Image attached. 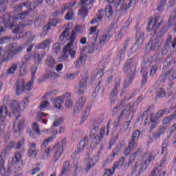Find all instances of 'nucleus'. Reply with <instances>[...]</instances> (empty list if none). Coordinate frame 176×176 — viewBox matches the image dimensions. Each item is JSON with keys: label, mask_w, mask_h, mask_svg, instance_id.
I'll use <instances>...</instances> for the list:
<instances>
[{"label": "nucleus", "mask_w": 176, "mask_h": 176, "mask_svg": "<svg viewBox=\"0 0 176 176\" xmlns=\"http://www.w3.org/2000/svg\"><path fill=\"white\" fill-rule=\"evenodd\" d=\"M71 28H66L65 31L60 36V40L65 42L69 41V42L63 48L62 56L58 58L60 62L67 60L68 56L70 55L72 58H74L76 56V52L72 50V46L74 45L75 40L77 38V32L82 34L83 32L82 28L80 25L76 26L71 32Z\"/></svg>", "instance_id": "nucleus-1"}, {"label": "nucleus", "mask_w": 176, "mask_h": 176, "mask_svg": "<svg viewBox=\"0 0 176 176\" xmlns=\"http://www.w3.org/2000/svg\"><path fill=\"white\" fill-rule=\"evenodd\" d=\"M125 111L126 119H129L130 116L133 117L135 110L134 109V105L131 104H127L124 107L120 105H116L112 110L113 116H117V121L114 122V125L116 128L121 126V122L122 121Z\"/></svg>", "instance_id": "nucleus-2"}, {"label": "nucleus", "mask_w": 176, "mask_h": 176, "mask_svg": "<svg viewBox=\"0 0 176 176\" xmlns=\"http://www.w3.org/2000/svg\"><path fill=\"white\" fill-rule=\"evenodd\" d=\"M138 61L135 58L132 57L126 60L123 67L122 71L124 74H128L124 80V87L126 88L133 83L135 78V73L137 72Z\"/></svg>", "instance_id": "nucleus-3"}, {"label": "nucleus", "mask_w": 176, "mask_h": 176, "mask_svg": "<svg viewBox=\"0 0 176 176\" xmlns=\"http://www.w3.org/2000/svg\"><path fill=\"white\" fill-rule=\"evenodd\" d=\"M29 5V1H25L21 3L18 4V6H16V10L12 12L13 16L12 15L9 16V18H8L7 15H6V21H10V25H12V28L16 27V28L19 26V24L20 22H19V20H23L28 16L30 12V11H24L23 12H21V14H16V12H21L23 7H27Z\"/></svg>", "instance_id": "nucleus-4"}, {"label": "nucleus", "mask_w": 176, "mask_h": 176, "mask_svg": "<svg viewBox=\"0 0 176 176\" xmlns=\"http://www.w3.org/2000/svg\"><path fill=\"white\" fill-rule=\"evenodd\" d=\"M160 20V17L153 16L149 18V23L147 26V30L148 32L153 31L154 36L162 38L167 32V29H169L170 25H167L158 31L159 28L163 25L164 20ZM160 21V23H159Z\"/></svg>", "instance_id": "nucleus-5"}, {"label": "nucleus", "mask_w": 176, "mask_h": 176, "mask_svg": "<svg viewBox=\"0 0 176 176\" xmlns=\"http://www.w3.org/2000/svg\"><path fill=\"white\" fill-rule=\"evenodd\" d=\"M27 46V43L18 45L17 43H11L8 45L7 50L5 52L2 47H0V58H2V63L8 60L12 56L23 52Z\"/></svg>", "instance_id": "nucleus-6"}, {"label": "nucleus", "mask_w": 176, "mask_h": 176, "mask_svg": "<svg viewBox=\"0 0 176 176\" xmlns=\"http://www.w3.org/2000/svg\"><path fill=\"white\" fill-rule=\"evenodd\" d=\"M32 23L33 21L31 20L27 22H24V21L19 22L18 27L12 31L13 34H16L17 39L23 38V39H25L29 43H32L34 41V40L35 39V34H33L32 32L31 31H28L23 34L22 29H21L28 25H32Z\"/></svg>", "instance_id": "nucleus-7"}, {"label": "nucleus", "mask_w": 176, "mask_h": 176, "mask_svg": "<svg viewBox=\"0 0 176 176\" xmlns=\"http://www.w3.org/2000/svg\"><path fill=\"white\" fill-rule=\"evenodd\" d=\"M38 71V67L34 66L32 69V79L27 82L25 86V80L23 79H18L16 81V94L20 95L22 92L25 91H31L34 87V83L35 80V74Z\"/></svg>", "instance_id": "nucleus-8"}, {"label": "nucleus", "mask_w": 176, "mask_h": 176, "mask_svg": "<svg viewBox=\"0 0 176 176\" xmlns=\"http://www.w3.org/2000/svg\"><path fill=\"white\" fill-rule=\"evenodd\" d=\"M106 1L109 4L105 6L104 10H98V19L99 20H102V19H104V17H106L109 21H111L113 19V6H114L115 7V4H116L118 2V1L116 2V0H106Z\"/></svg>", "instance_id": "nucleus-9"}, {"label": "nucleus", "mask_w": 176, "mask_h": 176, "mask_svg": "<svg viewBox=\"0 0 176 176\" xmlns=\"http://www.w3.org/2000/svg\"><path fill=\"white\" fill-rule=\"evenodd\" d=\"M53 150H54V157H52V162L56 163L60 159L63 153H64V145L63 143H57L53 146H49L46 148L45 153L49 156L52 154Z\"/></svg>", "instance_id": "nucleus-10"}, {"label": "nucleus", "mask_w": 176, "mask_h": 176, "mask_svg": "<svg viewBox=\"0 0 176 176\" xmlns=\"http://www.w3.org/2000/svg\"><path fill=\"white\" fill-rule=\"evenodd\" d=\"M80 7L81 9L78 10V15L81 19H85L89 14V10L94 7V0H81Z\"/></svg>", "instance_id": "nucleus-11"}, {"label": "nucleus", "mask_w": 176, "mask_h": 176, "mask_svg": "<svg viewBox=\"0 0 176 176\" xmlns=\"http://www.w3.org/2000/svg\"><path fill=\"white\" fill-rule=\"evenodd\" d=\"M151 106H148V109L143 112V114L142 116V119L144 116H146V118L144 120L145 126L149 125L151 122L153 123V124H151V126H150V129L148 130L149 133H152L153 130L155 128L157 125L156 120L152 118L154 115V113L151 111Z\"/></svg>", "instance_id": "nucleus-12"}, {"label": "nucleus", "mask_w": 176, "mask_h": 176, "mask_svg": "<svg viewBox=\"0 0 176 176\" xmlns=\"http://www.w3.org/2000/svg\"><path fill=\"white\" fill-rule=\"evenodd\" d=\"M161 38L162 37L155 36L150 38L148 43L146 45L145 52L148 54L151 51L160 49L162 43Z\"/></svg>", "instance_id": "nucleus-13"}, {"label": "nucleus", "mask_w": 176, "mask_h": 176, "mask_svg": "<svg viewBox=\"0 0 176 176\" xmlns=\"http://www.w3.org/2000/svg\"><path fill=\"white\" fill-rule=\"evenodd\" d=\"M138 0H118L115 4V8L118 9L120 6V10L121 12H125L131 8L133 3H135Z\"/></svg>", "instance_id": "nucleus-14"}, {"label": "nucleus", "mask_w": 176, "mask_h": 176, "mask_svg": "<svg viewBox=\"0 0 176 176\" xmlns=\"http://www.w3.org/2000/svg\"><path fill=\"white\" fill-rule=\"evenodd\" d=\"M3 105L0 107V122H4L6 121V117L8 116V111L7 106L10 104V96H6L3 98Z\"/></svg>", "instance_id": "nucleus-15"}, {"label": "nucleus", "mask_w": 176, "mask_h": 176, "mask_svg": "<svg viewBox=\"0 0 176 176\" xmlns=\"http://www.w3.org/2000/svg\"><path fill=\"white\" fill-rule=\"evenodd\" d=\"M77 3H78L77 0H73L69 3L63 4L61 6V9H62L61 12L59 10H56L52 12V16L56 17L60 14H64L67 10H71V8L74 7L77 4Z\"/></svg>", "instance_id": "nucleus-16"}, {"label": "nucleus", "mask_w": 176, "mask_h": 176, "mask_svg": "<svg viewBox=\"0 0 176 176\" xmlns=\"http://www.w3.org/2000/svg\"><path fill=\"white\" fill-rule=\"evenodd\" d=\"M155 154L150 153L148 159L144 161V162L142 164L141 167L139 168L138 174L137 175V176H140L142 173L146 171L147 168H148L151 162L155 160Z\"/></svg>", "instance_id": "nucleus-17"}, {"label": "nucleus", "mask_w": 176, "mask_h": 176, "mask_svg": "<svg viewBox=\"0 0 176 176\" xmlns=\"http://www.w3.org/2000/svg\"><path fill=\"white\" fill-rule=\"evenodd\" d=\"M100 32V30H97V32L96 34V37L93 38V41L91 43H87V50L89 54H92L94 52L95 49L98 50V45L97 44L98 38L99 36V34Z\"/></svg>", "instance_id": "nucleus-18"}, {"label": "nucleus", "mask_w": 176, "mask_h": 176, "mask_svg": "<svg viewBox=\"0 0 176 176\" xmlns=\"http://www.w3.org/2000/svg\"><path fill=\"white\" fill-rule=\"evenodd\" d=\"M87 80H88L87 76L83 77L80 80L78 87H77V94L79 96L83 95L85 93V90L87 88Z\"/></svg>", "instance_id": "nucleus-19"}, {"label": "nucleus", "mask_w": 176, "mask_h": 176, "mask_svg": "<svg viewBox=\"0 0 176 176\" xmlns=\"http://www.w3.org/2000/svg\"><path fill=\"white\" fill-rule=\"evenodd\" d=\"M105 130V127H102L100 131L99 135L94 137V138L92 139V143L91 144V146H95V147L96 148L100 142L102 141V139H104Z\"/></svg>", "instance_id": "nucleus-20"}, {"label": "nucleus", "mask_w": 176, "mask_h": 176, "mask_svg": "<svg viewBox=\"0 0 176 176\" xmlns=\"http://www.w3.org/2000/svg\"><path fill=\"white\" fill-rule=\"evenodd\" d=\"M88 144H89V138L84 137V139L80 140L78 149L76 151H74V153L72 155V156L74 157L76 155H79L80 153H81L82 151L85 149V148L88 146Z\"/></svg>", "instance_id": "nucleus-21"}, {"label": "nucleus", "mask_w": 176, "mask_h": 176, "mask_svg": "<svg viewBox=\"0 0 176 176\" xmlns=\"http://www.w3.org/2000/svg\"><path fill=\"white\" fill-rule=\"evenodd\" d=\"M99 160H100V156L98 155L94 156L92 157L91 159H87V160H85V162H87V167H85V171L87 173H89L91 168H92V167H94L96 164L98 162Z\"/></svg>", "instance_id": "nucleus-22"}, {"label": "nucleus", "mask_w": 176, "mask_h": 176, "mask_svg": "<svg viewBox=\"0 0 176 176\" xmlns=\"http://www.w3.org/2000/svg\"><path fill=\"white\" fill-rule=\"evenodd\" d=\"M29 150L28 151V156L31 158H35L38 155V150L36 148V144L35 142L29 143Z\"/></svg>", "instance_id": "nucleus-23"}, {"label": "nucleus", "mask_w": 176, "mask_h": 176, "mask_svg": "<svg viewBox=\"0 0 176 176\" xmlns=\"http://www.w3.org/2000/svg\"><path fill=\"white\" fill-rule=\"evenodd\" d=\"M86 101H87V98L85 96L79 98L76 100V107L74 111V115L78 113V112L84 107V106L86 103Z\"/></svg>", "instance_id": "nucleus-24"}, {"label": "nucleus", "mask_w": 176, "mask_h": 176, "mask_svg": "<svg viewBox=\"0 0 176 176\" xmlns=\"http://www.w3.org/2000/svg\"><path fill=\"white\" fill-rule=\"evenodd\" d=\"M21 114H18L16 117V120L14 123V130L15 133H21L24 128V120H19V118L21 117Z\"/></svg>", "instance_id": "nucleus-25"}, {"label": "nucleus", "mask_w": 176, "mask_h": 176, "mask_svg": "<svg viewBox=\"0 0 176 176\" xmlns=\"http://www.w3.org/2000/svg\"><path fill=\"white\" fill-rule=\"evenodd\" d=\"M6 16L0 17V36L2 35V32H4L5 28L2 26L4 25L6 28H12L13 25H10V21H6Z\"/></svg>", "instance_id": "nucleus-26"}, {"label": "nucleus", "mask_w": 176, "mask_h": 176, "mask_svg": "<svg viewBox=\"0 0 176 176\" xmlns=\"http://www.w3.org/2000/svg\"><path fill=\"white\" fill-rule=\"evenodd\" d=\"M135 40V45L138 46L142 45L144 41V32L143 31L138 30L136 33Z\"/></svg>", "instance_id": "nucleus-27"}, {"label": "nucleus", "mask_w": 176, "mask_h": 176, "mask_svg": "<svg viewBox=\"0 0 176 176\" xmlns=\"http://www.w3.org/2000/svg\"><path fill=\"white\" fill-rule=\"evenodd\" d=\"M65 97L60 96L59 97H57L56 98H55V100H54V107L56 109H63V104L64 103V102L65 101Z\"/></svg>", "instance_id": "nucleus-28"}, {"label": "nucleus", "mask_w": 176, "mask_h": 176, "mask_svg": "<svg viewBox=\"0 0 176 176\" xmlns=\"http://www.w3.org/2000/svg\"><path fill=\"white\" fill-rule=\"evenodd\" d=\"M141 155L142 151L140 148H138L136 151H134V153L131 155L129 162L126 164L127 167H130V166H131L133 164L135 159H137V157H140Z\"/></svg>", "instance_id": "nucleus-29"}, {"label": "nucleus", "mask_w": 176, "mask_h": 176, "mask_svg": "<svg viewBox=\"0 0 176 176\" xmlns=\"http://www.w3.org/2000/svg\"><path fill=\"white\" fill-rule=\"evenodd\" d=\"M32 58V56L31 55H25L23 57V60L21 62V65L19 66V70L21 72H23L24 73L26 72V65L27 63L30 61Z\"/></svg>", "instance_id": "nucleus-30"}, {"label": "nucleus", "mask_w": 176, "mask_h": 176, "mask_svg": "<svg viewBox=\"0 0 176 176\" xmlns=\"http://www.w3.org/2000/svg\"><path fill=\"white\" fill-rule=\"evenodd\" d=\"M121 78L120 77H117L115 80L114 89L111 91V95L118 96L119 89L120 88Z\"/></svg>", "instance_id": "nucleus-31"}, {"label": "nucleus", "mask_w": 176, "mask_h": 176, "mask_svg": "<svg viewBox=\"0 0 176 176\" xmlns=\"http://www.w3.org/2000/svg\"><path fill=\"white\" fill-rule=\"evenodd\" d=\"M111 38V36L108 34H102L100 37L99 44L101 47H104V45L107 43V42Z\"/></svg>", "instance_id": "nucleus-32"}, {"label": "nucleus", "mask_w": 176, "mask_h": 176, "mask_svg": "<svg viewBox=\"0 0 176 176\" xmlns=\"http://www.w3.org/2000/svg\"><path fill=\"white\" fill-rule=\"evenodd\" d=\"M61 23V19H51L50 21L48 23V24L43 28V30L44 31H49V30L51 29V26H56L58 23Z\"/></svg>", "instance_id": "nucleus-33"}, {"label": "nucleus", "mask_w": 176, "mask_h": 176, "mask_svg": "<svg viewBox=\"0 0 176 176\" xmlns=\"http://www.w3.org/2000/svg\"><path fill=\"white\" fill-rule=\"evenodd\" d=\"M10 108L14 114H19L21 113V107L16 100H13L12 102V104H10Z\"/></svg>", "instance_id": "nucleus-34"}, {"label": "nucleus", "mask_w": 176, "mask_h": 176, "mask_svg": "<svg viewBox=\"0 0 176 176\" xmlns=\"http://www.w3.org/2000/svg\"><path fill=\"white\" fill-rule=\"evenodd\" d=\"M58 133V131L57 130H55V131H52V134H54V135L50 137L49 138L47 139H45L44 141H43V145L44 146V147H46L47 146V145L50 143V142H54L56 138V134Z\"/></svg>", "instance_id": "nucleus-35"}, {"label": "nucleus", "mask_w": 176, "mask_h": 176, "mask_svg": "<svg viewBox=\"0 0 176 176\" xmlns=\"http://www.w3.org/2000/svg\"><path fill=\"white\" fill-rule=\"evenodd\" d=\"M52 40L51 38L45 39L44 41L40 43L37 45V48L39 50H44L47 47H50V44L52 43Z\"/></svg>", "instance_id": "nucleus-36"}, {"label": "nucleus", "mask_w": 176, "mask_h": 176, "mask_svg": "<svg viewBox=\"0 0 176 176\" xmlns=\"http://www.w3.org/2000/svg\"><path fill=\"white\" fill-rule=\"evenodd\" d=\"M141 74L142 75V86H144L147 83L148 81L147 77L148 74V71L147 70L146 68L142 67L141 69Z\"/></svg>", "instance_id": "nucleus-37"}, {"label": "nucleus", "mask_w": 176, "mask_h": 176, "mask_svg": "<svg viewBox=\"0 0 176 176\" xmlns=\"http://www.w3.org/2000/svg\"><path fill=\"white\" fill-rule=\"evenodd\" d=\"M131 42V38L128 37L126 40H125V43L122 45V47L120 51V58H122V56L125 54L126 50L129 47V43Z\"/></svg>", "instance_id": "nucleus-38"}, {"label": "nucleus", "mask_w": 176, "mask_h": 176, "mask_svg": "<svg viewBox=\"0 0 176 176\" xmlns=\"http://www.w3.org/2000/svg\"><path fill=\"white\" fill-rule=\"evenodd\" d=\"M45 64L47 67H49V68L54 69V67H56L57 63L52 56H50L46 59Z\"/></svg>", "instance_id": "nucleus-39"}, {"label": "nucleus", "mask_w": 176, "mask_h": 176, "mask_svg": "<svg viewBox=\"0 0 176 176\" xmlns=\"http://www.w3.org/2000/svg\"><path fill=\"white\" fill-rule=\"evenodd\" d=\"M166 74L168 80H174L176 79V70L174 68H170Z\"/></svg>", "instance_id": "nucleus-40"}, {"label": "nucleus", "mask_w": 176, "mask_h": 176, "mask_svg": "<svg viewBox=\"0 0 176 176\" xmlns=\"http://www.w3.org/2000/svg\"><path fill=\"white\" fill-rule=\"evenodd\" d=\"M45 55L43 54H34L32 56L33 61L37 65L41 63L43 58H44Z\"/></svg>", "instance_id": "nucleus-41"}, {"label": "nucleus", "mask_w": 176, "mask_h": 176, "mask_svg": "<svg viewBox=\"0 0 176 176\" xmlns=\"http://www.w3.org/2000/svg\"><path fill=\"white\" fill-rule=\"evenodd\" d=\"M43 0H36L33 2H31L29 5V9L30 11H33L36 9V7L42 5Z\"/></svg>", "instance_id": "nucleus-42"}, {"label": "nucleus", "mask_w": 176, "mask_h": 176, "mask_svg": "<svg viewBox=\"0 0 176 176\" xmlns=\"http://www.w3.org/2000/svg\"><path fill=\"white\" fill-rule=\"evenodd\" d=\"M92 109L91 104H88L85 108V111H84V115L82 118V122L84 123L86 120H87L88 116H89V113Z\"/></svg>", "instance_id": "nucleus-43"}, {"label": "nucleus", "mask_w": 176, "mask_h": 176, "mask_svg": "<svg viewBox=\"0 0 176 176\" xmlns=\"http://www.w3.org/2000/svg\"><path fill=\"white\" fill-rule=\"evenodd\" d=\"M167 112V109H160L157 111V112L155 114V118L153 120H155V123H157V121L162 118L164 113Z\"/></svg>", "instance_id": "nucleus-44"}, {"label": "nucleus", "mask_w": 176, "mask_h": 176, "mask_svg": "<svg viewBox=\"0 0 176 176\" xmlns=\"http://www.w3.org/2000/svg\"><path fill=\"white\" fill-rule=\"evenodd\" d=\"M62 96L65 97V100H66V102H65L66 107L71 108L73 106V102L72 101V99H71V94L67 93L65 95H63Z\"/></svg>", "instance_id": "nucleus-45"}, {"label": "nucleus", "mask_w": 176, "mask_h": 176, "mask_svg": "<svg viewBox=\"0 0 176 176\" xmlns=\"http://www.w3.org/2000/svg\"><path fill=\"white\" fill-rule=\"evenodd\" d=\"M166 93L165 89L162 88L158 89L157 94L155 95V99L157 100L158 98H163L166 96Z\"/></svg>", "instance_id": "nucleus-46"}, {"label": "nucleus", "mask_w": 176, "mask_h": 176, "mask_svg": "<svg viewBox=\"0 0 176 176\" xmlns=\"http://www.w3.org/2000/svg\"><path fill=\"white\" fill-rule=\"evenodd\" d=\"M125 162H126V157H122L121 159H120L119 162H116L114 164V167H113V170L115 171L116 168H119V167H121V166L124 165Z\"/></svg>", "instance_id": "nucleus-47"}, {"label": "nucleus", "mask_w": 176, "mask_h": 176, "mask_svg": "<svg viewBox=\"0 0 176 176\" xmlns=\"http://www.w3.org/2000/svg\"><path fill=\"white\" fill-rule=\"evenodd\" d=\"M17 69H18V64H16V63L12 64V65L7 70V74L13 75L17 71Z\"/></svg>", "instance_id": "nucleus-48"}, {"label": "nucleus", "mask_w": 176, "mask_h": 176, "mask_svg": "<svg viewBox=\"0 0 176 176\" xmlns=\"http://www.w3.org/2000/svg\"><path fill=\"white\" fill-rule=\"evenodd\" d=\"M72 7L70 9H67L69 10L67 14L65 15V19L68 21H72L74 17V12L72 10Z\"/></svg>", "instance_id": "nucleus-49"}, {"label": "nucleus", "mask_w": 176, "mask_h": 176, "mask_svg": "<svg viewBox=\"0 0 176 176\" xmlns=\"http://www.w3.org/2000/svg\"><path fill=\"white\" fill-rule=\"evenodd\" d=\"M87 56L81 54L79 59L76 62V67H80L87 60Z\"/></svg>", "instance_id": "nucleus-50"}, {"label": "nucleus", "mask_w": 176, "mask_h": 176, "mask_svg": "<svg viewBox=\"0 0 176 176\" xmlns=\"http://www.w3.org/2000/svg\"><path fill=\"white\" fill-rule=\"evenodd\" d=\"M106 69V67H103L102 68H100L99 70L96 72V74H95L94 77L97 79H100L104 76V71Z\"/></svg>", "instance_id": "nucleus-51"}, {"label": "nucleus", "mask_w": 176, "mask_h": 176, "mask_svg": "<svg viewBox=\"0 0 176 176\" xmlns=\"http://www.w3.org/2000/svg\"><path fill=\"white\" fill-rule=\"evenodd\" d=\"M98 26H94V27H90V28L88 30V36H92L94 34V38H96V34L98 32Z\"/></svg>", "instance_id": "nucleus-52"}, {"label": "nucleus", "mask_w": 176, "mask_h": 176, "mask_svg": "<svg viewBox=\"0 0 176 176\" xmlns=\"http://www.w3.org/2000/svg\"><path fill=\"white\" fill-rule=\"evenodd\" d=\"M176 118V114H170V116H168V117H165V118L163 120L162 122L164 124H168L170 123V122L174 119Z\"/></svg>", "instance_id": "nucleus-53"}, {"label": "nucleus", "mask_w": 176, "mask_h": 176, "mask_svg": "<svg viewBox=\"0 0 176 176\" xmlns=\"http://www.w3.org/2000/svg\"><path fill=\"white\" fill-rule=\"evenodd\" d=\"M6 174V169H5V160L1 159L0 160V176H4Z\"/></svg>", "instance_id": "nucleus-54"}, {"label": "nucleus", "mask_w": 176, "mask_h": 176, "mask_svg": "<svg viewBox=\"0 0 176 176\" xmlns=\"http://www.w3.org/2000/svg\"><path fill=\"white\" fill-rule=\"evenodd\" d=\"M22 160V155L21 154L18 152L15 154L14 157L13 158L12 164H15L17 162H19Z\"/></svg>", "instance_id": "nucleus-55"}, {"label": "nucleus", "mask_w": 176, "mask_h": 176, "mask_svg": "<svg viewBox=\"0 0 176 176\" xmlns=\"http://www.w3.org/2000/svg\"><path fill=\"white\" fill-rule=\"evenodd\" d=\"M140 134H141V132L140 130L135 131L132 134L131 140L137 142L139 140Z\"/></svg>", "instance_id": "nucleus-56"}, {"label": "nucleus", "mask_w": 176, "mask_h": 176, "mask_svg": "<svg viewBox=\"0 0 176 176\" xmlns=\"http://www.w3.org/2000/svg\"><path fill=\"white\" fill-rule=\"evenodd\" d=\"M32 130L33 131L37 134L38 135H41V131L39 129V126L38 125V124L36 122H34L32 124Z\"/></svg>", "instance_id": "nucleus-57"}, {"label": "nucleus", "mask_w": 176, "mask_h": 176, "mask_svg": "<svg viewBox=\"0 0 176 176\" xmlns=\"http://www.w3.org/2000/svg\"><path fill=\"white\" fill-rule=\"evenodd\" d=\"M167 0H160V6L157 7V11L163 12L164 8L166 6Z\"/></svg>", "instance_id": "nucleus-58"}, {"label": "nucleus", "mask_w": 176, "mask_h": 176, "mask_svg": "<svg viewBox=\"0 0 176 176\" xmlns=\"http://www.w3.org/2000/svg\"><path fill=\"white\" fill-rule=\"evenodd\" d=\"M25 142V139L22 138L17 144H16L15 150H20L24 145Z\"/></svg>", "instance_id": "nucleus-59"}, {"label": "nucleus", "mask_w": 176, "mask_h": 176, "mask_svg": "<svg viewBox=\"0 0 176 176\" xmlns=\"http://www.w3.org/2000/svg\"><path fill=\"white\" fill-rule=\"evenodd\" d=\"M176 23V15H170V19L168 20V22L167 25H169V28L174 25Z\"/></svg>", "instance_id": "nucleus-60"}, {"label": "nucleus", "mask_w": 176, "mask_h": 176, "mask_svg": "<svg viewBox=\"0 0 176 176\" xmlns=\"http://www.w3.org/2000/svg\"><path fill=\"white\" fill-rule=\"evenodd\" d=\"M131 151H133L134 149L137 148L138 146V142L135 140H131V142H129L128 146Z\"/></svg>", "instance_id": "nucleus-61"}, {"label": "nucleus", "mask_w": 176, "mask_h": 176, "mask_svg": "<svg viewBox=\"0 0 176 176\" xmlns=\"http://www.w3.org/2000/svg\"><path fill=\"white\" fill-rule=\"evenodd\" d=\"M79 75V72L76 71L74 73H72L67 75V78L69 80H74Z\"/></svg>", "instance_id": "nucleus-62"}, {"label": "nucleus", "mask_w": 176, "mask_h": 176, "mask_svg": "<svg viewBox=\"0 0 176 176\" xmlns=\"http://www.w3.org/2000/svg\"><path fill=\"white\" fill-rule=\"evenodd\" d=\"M50 105V103L48 101H43L39 106V109H40V110L43 111L45 109L48 107Z\"/></svg>", "instance_id": "nucleus-63"}, {"label": "nucleus", "mask_w": 176, "mask_h": 176, "mask_svg": "<svg viewBox=\"0 0 176 176\" xmlns=\"http://www.w3.org/2000/svg\"><path fill=\"white\" fill-rule=\"evenodd\" d=\"M115 174V170L111 169H105L102 176H113Z\"/></svg>", "instance_id": "nucleus-64"}]
</instances>
